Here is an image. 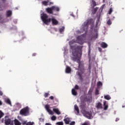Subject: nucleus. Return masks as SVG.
<instances>
[{
	"mask_svg": "<svg viewBox=\"0 0 125 125\" xmlns=\"http://www.w3.org/2000/svg\"><path fill=\"white\" fill-rule=\"evenodd\" d=\"M84 38L83 35L78 36L76 38V41L75 40H72L69 42V44H73L74 42H77V43H79V44L83 45L84 42H83Z\"/></svg>",
	"mask_w": 125,
	"mask_h": 125,
	"instance_id": "f257e3e1",
	"label": "nucleus"
},
{
	"mask_svg": "<svg viewBox=\"0 0 125 125\" xmlns=\"http://www.w3.org/2000/svg\"><path fill=\"white\" fill-rule=\"evenodd\" d=\"M91 20H92V19H89L86 22H84L82 25V30H77L76 31L77 34H82V33H83L85 30H87V28H88V24H90Z\"/></svg>",
	"mask_w": 125,
	"mask_h": 125,
	"instance_id": "f03ea898",
	"label": "nucleus"
},
{
	"mask_svg": "<svg viewBox=\"0 0 125 125\" xmlns=\"http://www.w3.org/2000/svg\"><path fill=\"white\" fill-rule=\"evenodd\" d=\"M41 15L42 21L46 25H48V23H50V22H51V18L47 19L48 18V16L47 15V14L42 13V14H41Z\"/></svg>",
	"mask_w": 125,
	"mask_h": 125,
	"instance_id": "7ed1b4c3",
	"label": "nucleus"
},
{
	"mask_svg": "<svg viewBox=\"0 0 125 125\" xmlns=\"http://www.w3.org/2000/svg\"><path fill=\"white\" fill-rule=\"evenodd\" d=\"M20 115H21V116H24V117L29 116V115H30V108H29V106H26L22 108L20 111Z\"/></svg>",
	"mask_w": 125,
	"mask_h": 125,
	"instance_id": "20e7f679",
	"label": "nucleus"
},
{
	"mask_svg": "<svg viewBox=\"0 0 125 125\" xmlns=\"http://www.w3.org/2000/svg\"><path fill=\"white\" fill-rule=\"evenodd\" d=\"M4 119V124L5 125H14L13 120H12L8 116H5Z\"/></svg>",
	"mask_w": 125,
	"mask_h": 125,
	"instance_id": "39448f33",
	"label": "nucleus"
},
{
	"mask_svg": "<svg viewBox=\"0 0 125 125\" xmlns=\"http://www.w3.org/2000/svg\"><path fill=\"white\" fill-rule=\"evenodd\" d=\"M78 70L80 71L82 74L84 73V65L83 64V62H81V61L78 62Z\"/></svg>",
	"mask_w": 125,
	"mask_h": 125,
	"instance_id": "423d86ee",
	"label": "nucleus"
},
{
	"mask_svg": "<svg viewBox=\"0 0 125 125\" xmlns=\"http://www.w3.org/2000/svg\"><path fill=\"white\" fill-rule=\"evenodd\" d=\"M82 114H83V116L87 119H91V117L92 116V114L91 113V112L86 111L85 110H82Z\"/></svg>",
	"mask_w": 125,
	"mask_h": 125,
	"instance_id": "0eeeda50",
	"label": "nucleus"
},
{
	"mask_svg": "<svg viewBox=\"0 0 125 125\" xmlns=\"http://www.w3.org/2000/svg\"><path fill=\"white\" fill-rule=\"evenodd\" d=\"M45 10L46 11V12L48 14H52V15H57V14L53 12V9L52 8V6L51 7H48L46 8L45 9Z\"/></svg>",
	"mask_w": 125,
	"mask_h": 125,
	"instance_id": "6e6552de",
	"label": "nucleus"
},
{
	"mask_svg": "<svg viewBox=\"0 0 125 125\" xmlns=\"http://www.w3.org/2000/svg\"><path fill=\"white\" fill-rule=\"evenodd\" d=\"M44 107L45 109H46L47 112H48V113H49L50 115H53V112L52 111V110H51V109H50V106L49 104H46Z\"/></svg>",
	"mask_w": 125,
	"mask_h": 125,
	"instance_id": "1a4fd4ad",
	"label": "nucleus"
},
{
	"mask_svg": "<svg viewBox=\"0 0 125 125\" xmlns=\"http://www.w3.org/2000/svg\"><path fill=\"white\" fill-rule=\"evenodd\" d=\"M97 38H98V33H97V31H96L92 33L91 36V40H96Z\"/></svg>",
	"mask_w": 125,
	"mask_h": 125,
	"instance_id": "9d476101",
	"label": "nucleus"
},
{
	"mask_svg": "<svg viewBox=\"0 0 125 125\" xmlns=\"http://www.w3.org/2000/svg\"><path fill=\"white\" fill-rule=\"evenodd\" d=\"M51 21H52V24L53 25H58V21H57L56 19H55V18H52V19H51Z\"/></svg>",
	"mask_w": 125,
	"mask_h": 125,
	"instance_id": "9b49d317",
	"label": "nucleus"
},
{
	"mask_svg": "<svg viewBox=\"0 0 125 125\" xmlns=\"http://www.w3.org/2000/svg\"><path fill=\"white\" fill-rule=\"evenodd\" d=\"M52 7L53 8V11L54 13L55 12V11L56 12H59V11H60V8L59 7H57L56 6H52Z\"/></svg>",
	"mask_w": 125,
	"mask_h": 125,
	"instance_id": "f8f14e48",
	"label": "nucleus"
},
{
	"mask_svg": "<svg viewBox=\"0 0 125 125\" xmlns=\"http://www.w3.org/2000/svg\"><path fill=\"white\" fill-rule=\"evenodd\" d=\"M63 121L64 122L65 125H69V124H70V123L71 122V121L70 120V118L69 117H65Z\"/></svg>",
	"mask_w": 125,
	"mask_h": 125,
	"instance_id": "ddd939ff",
	"label": "nucleus"
},
{
	"mask_svg": "<svg viewBox=\"0 0 125 125\" xmlns=\"http://www.w3.org/2000/svg\"><path fill=\"white\" fill-rule=\"evenodd\" d=\"M72 72V69L70 66H67L65 69V73L66 74H70Z\"/></svg>",
	"mask_w": 125,
	"mask_h": 125,
	"instance_id": "4468645a",
	"label": "nucleus"
},
{
	"mask_svg": "<svg viewBox=\"0 0 125 125\" xmlns=\"http://www.w3.org/2000/svg\"><path fill=\"white\" fill-rule=\"evenodd\" d=\"M101 46L102 48H107L108 47V44L105 42H102L101 44Z\"/></svg>",
	"mask_w": 125,
	"mask_h": 125,
	"instance_id": "2eb2a0df",
	"label": "nucleus"
},
{
	"mask_svg": "<svg viewBox=\"0 0 125 125\" xmlns=\"http://www.w3.org/2000/svg\"><path fill=\"white\" fill-rule=\"evenodd\" d=\"M72 60L75 62H77V63L81 61V59L79 58V57H72Z\"/></svg>",
	"mask_w": 125,
	"mask_h": 125,
	"instance_id": "dca6fc26",
	"label": "nucleus"
},
{
	"mask_svg": "<svg viewBox=\"0 0 125 125\" xmlns=\"http://www.w3.org/2000/svg\"><path fill=\"white\" fill-rule=\"evenodd\" d=\"M53 111L57 115H61V112L59 111V109L58 108H53Z\"/></svg>",
	"mask_w": 125,
	"mask_h": 125,
	"instance_id": "f3484780",
	"label": "nucleus"
},
{
	"mask_svg": "<svg viewBox=\"0 0 125 125\" xmlns=\"http://www.w3.org/2000/svg\"><path fill=\"white\" fill-rule=\"evenodd\" d=\"M13 122L14 123L15 125H21V122L19 121L17 119H15L14 120H13Z\"/></svg>",
	"mask_w": 125,
	"mask_h": 125,
	"instance_id": "a211bd4d",
	"label": "nucleus"
},
{
	"mask_svg": "<svg viewBox=\"0 0 125 125\" xmlns=\"http://www.w3.org/2000/svg\"><path fill=\"white\" fill-rule=\"evenodd\" d=\"M96 108H97V109H102L103 108L102 106V104L100 102L96 104Z\"/></svg>",
	"mask_w": 125,
	"mask_h": 125,
	"instance_id": "6ab92c4d",
	"label": "nucleus"
},
{
	"mask_svg": "<svg viewBox=\"0 0 125 125\" xmlns=\"http://www.w3.org/2000/svg\"><path fill=\"white\" fill-rule=\"evenodd\" d=\"M104 110H108V104H107V101L104 102Z\"/></svg>",
	"mask_w": 125,
	"mask_h": 125,
	"instance_id": "aec40b11",
	"label": "nucleus"
},
{
	"mask_svg": "<svg viewBox=\"0 0 125 125\" xmlns=\"http://www.w3.org/2000/svg\"><path fill=\"white\" fill-rule=\"evenodd\" d=\"M71 92L72 95H74V96L78 95V92H77V91H76L75 89H72L71 90Z\"/></svg>",
	"mask_w": 125,
	"mask_h": 125,
	"instance_id": "412c9836",
	"label": "nucleus"
},
{
	"mask_svg": "<svg viewBox=\"0 0 125 125\" xmlns=\"http://www.w3.org/2000/svg\"><path fill=\"white\" fill-rule=\"evenodd\" d=\"M6 15H7V17H10V16H11V15H12V11H11V10L7 11Z\"/></svg>",
	"mask_w": 125,
	"mask_h": 125,
	"instance_id": "4be33fe9",
	"label": "nucleus"
},
{
	"mask_svg": "<svg viewBox=\"0 0 125 125\" xmlns=\"http://www.w3.org/2000/svg\"><path fill=\"white\" fill-rule=\"evenodd\" d=\"M74 109L75 110L77 111L78 114H80V109H79V106H78V105L75 104L74 105Z\"/></svg>",
	"mask_w": 125,
	"mask_h": 125,
	"instance_id": "5701e85b",
	"label": "nucleus"
},
{
	"mask_svg": "<svg viewBox=\"0 0 125 125\" xmlns=\"http://www.w3.org/2000/svg\"><path fill=\"white\" fill-rule=\"evenodd\" d=\"M103 85V84L101 82H98L97 83V88H101V86H102Z\"/></svg>",
	"mask_w": 125,
	"mask_h": 125,
	"instance_id": "b1692460",
	"label": "nucleus"
},
{
	"mask_svg": "<svg viewBox=\"0 0 125 125\" xmlns=\"http://www.w3.org/2000/svg\"><path fill=\"white\" fill-rule=\"evenodd\" d=\"M72 55L74 57H79V53L77 51L72 53Z\"/></svg>",
	"mask_w": 125,
	"mask_h": 125,
	"instance_id": "393cba45",
	"label": "nucleus"
},
{
	"mask_svg": "<svg viewBox=\"0 0 125 125\" xmlns=\"http://www.w3.org/2000/svg\"><path fill=\"white\" fill-rule=\"evenodd\" d=\"M49 2V0H47V1H43L42 2V3L43 5H45V6H47V4Z\"/></svg>",
	"mask_w": 125,
	"mask_h": 125,
	"instance_id": "a878e982",
	"label": "nucleus"
},
{
	"mask_svg": "<svg viewBox=\"0 0 125 125\" xmlns=\"http://www.w3.org/2000/svg\"><path fill=\"white\" fill-rule=\"evenodd\" d=\"M104 99H106V100H110L111 99V97L109 95H106L104 96Z\"/></svg>",
	"mask_w": 125,
	"mask_h": 125,
	"instance_id": "bb28decb",
	"label": "nucleus"
},
{
	"mask_svg": "<svg viewBox=\"0 0 125 125\" xmlns=\"http://www.w3.org/2000/svg\"><path fill=\"white\" fill-rule=\"evenodd\" d=\"M78 75L79 76L80 78V81H83V74L81 73V72H78Z\"/></svg>",
	"mask_w": 125,
	"mask_h": 125,
	"instance_id": "cd10ccee",
	"label": "nucleus"
},
{
	"mask_svg": "<svg viewBox=\"0 0 125 125\" xmlns=\"http://www.w3.org/2000/svg\"><path fill=\"white\" fill-rule=\"evenodd\" d=\"M96 11H97V8H93L92 10V14H95L96 13Z\"/></svg>",
	"mask_w": 125,
	"mask_h": 125,
	"instance_id": "c85d7f7f",
	"label": "nucleus"
},
{
	"mask_svg": "<svg viewBox=\"0 0 125 125\" xmlns=\"http://www.w3.org/2000/svg\"><path fill=\"white\" fill-rule=\"evenodd\" d=\"M5 102L7 103V104H9V105H11V101H10V100L9 99H7L5 100Z\"/></svg>",
	"mask_w": 125,
	"mask_h": 125,
	"instance_id": "c756f323",
	"label": "nucleus"
},
{
	"mask_svg": "<svg viewBox=\"0 0 125 125\" xmlns=\"http://www.w3.org/2000/svg\"><path fill=\"white\" fill-rule=\"evenodd\" d=\"M92 4H93V6L92 7V8H94V7L96 6V2L93 0Z\"/></svg>",
	"mask_w": 125,
	"mask_h": 125,
	"instance_id": "7c9ffc66",
	"label": "nucleus"
},
{
	"mask_svg": "<svg viewBox=\"0 0 125 125\" xmlns=\"http://www.w3.org/2000/svg\"><path fill=\"white\" fill-rule=\"evenodd\" d=\"M3 116H4V113L1 110H0V119H1Z\"/></svg>",
	"mask_w": 125,
	"mask_h": 125,
	"instance_id": "2f4dec72",
	"label": "nucleus"
},
{
	"mask_svg": "<svg viewBox=\"0 0 125 125\" xmlns=\"http://www.w3.org/2000/svg\"><path fill=\"white\" fill-rule=\"evenodd\" d=\"M64 30H65V27L62 26V28H60L59 31L61 33H62V32H64Z\"/></svg>",
	"mask_w": 125,
	"mask_h": 125,
	"instance_id": "473e14b6",
	"label": "nucleus"
},
{
	"mask_svg": "<svg viewBox=\"0 0 125 125\" xmlns=\"http://www.w3.org/2000/svg\"><path fill=\"white\" fill-rule=\"evenodd\" d=\"M80 108L82 109V111L83 110H85V105L84 104H82L80 105Z\"/></svg>",
	"mask_w": 125,
	"mask_h": 125,
	"instance_id": "72a5a7b5",
	"label": "nucleus"
},
{
	"mask_svg": "<svg viewBox=\"0 0 125 125\" xmlns=\"http://www.w3.org/2000/svg\"><path fill=\"white\" fill-rule=\"evenodd\" d=\"M57 117H56L55 115L51 117V119L52 121H56Z\"/></svg>",
	"mask_w": 125,
	"mask_h": 125,
	"instance_id": "f704fd0d",
	"label": "nucleus"
},
{
	"mask_svg": "<svg viewBox=\"0 0 125 125\" xmlns=\"http://www.w3.org/2000/svg\"><path fill=\"white\" fill-rule=\"evenodd\" d=\"M76 49L79 50H82L83 49V46H77Z\"/></svg>",
	"mask_w": 125,
	"mask_h": 125,
	"instance_id": "c9c22d12",
	"label": "nucleus"
},
{
	"mask_svg": "<svg viewBox=\"0 0 125 125\" xmlns=\"http://www.w3.org/2000/svg\"><path fill=\"white\" fill-rule=\"evenodd\" d=\"M99 94V90H98V88H96L95 90V95H98Z\"/></svg>",
	"mask_w": 125,
	"mask_h": 125,
	"instance_id": "e433bc0d",
	"label": "nucleus"
},
{
	"mask_svg": "<svg viewBox=\"0 0 125 125\" xmlns=\"http://www.w3.org/2000/svg\"><path fill=\"white\" fill-rule=\"evenodd\" d=\"M56 125H64V123L63 122H59L56 123Z\"/></svg>",
	"mask_w": 125,
	"mask_h": 125,
	"instance_id": "4c0bfd02",
	"label": "nucleus"
},
{
	"mask_svg": "<svg viewBox=\"0 0 125 125\" xmlns=\"http://www.w3.org/2000/svg\"><path fill=\"white\" fill-rule=\"evenodd\" d=\"M112 12H113V8L111 7L109 9L108 14H112Z\"/></svg>",
	"mask_w": 125,
	"mask_h": 125,
	"instance_id": "58836bf2",
	"label": "nucleus"
},
{
	"mask_svg": "<svg viewBox=\"0 0 125 125\" xmlns=\"http://www.w3.org/2000/svg\"><path fill=\"white\" fill-rule=\"evenodd\" d=\"M106 23L107 24V25H109L110 26V25H111V24H112V21H111V20L109 19L107 21Z\"/></svg>",
	"mask_w": 125,
	"mask_h": 125,
	"instance_id": "ea45409f",
	"label": "nucleus"
},
{
	"mask_svg": "<svg viewBox=\"0 0 125 125\" xmlns=\"http://www.w3.org/2000/svg\"><path fill=\"white\" fill-rule=\"evenodd\" d=\"M49 93H45L44 94V97L45 98H46V97H48V96H49Z\"/></svg>",
	"mask_w": 125,
	"mask_h": 125,
	"instance_id": "a19ab883",
	"label": "nucleus"
},
{
	"mask_svg": "<svg viewBox=\"0 0 125 125\" xmlns=\"http://www.w3.org/2000/svg\"><path fill=\"white\" fill-rule=\"evenodd\" d=\"M74 89H80V87H79V85H75V86H74V88H73Z\"/></svg>",
	"mask_w": 125,
	"mask_h": 125,
	"instance_id": "79ce46f5",
	"label": "nucleus"
},
{
	"mask_svg": "<svg viewBox=\"0 0 125 125\" xmlns=\"http://www.w3.org/2000/svg\"><path fill=\"white\" fill-rule=\"evenodd\" d=\"M34 125V122H29L27 123L26 124V125Z\"/></svg>",
	"mask_w": 125,
	"mask_h": 125,
	"instance_id": "37998d69",
	"label": "nucleus"
},
{
	"mask_svg": "<svg viewBox=\"0 0 125 125\" xmlns=\"http://www.w3.org/2000/svg\"><path fill=\"white\" fill-rule=\"evenodd\" d=\"M49 99H50L51 100H53V99H54V97H53V96H51L49 97Z\"/></svg>",
	"mask_w": 125,
	"mask_h": 125,
	"instance_id": "c03bdc74",
	"label": "nucleus"
},
{
	"mask_svg": "<svg viewBox=\"0 0 125 125\" xmlns=\"http://www.w3.org/2000/svg\"><path fill=\"white\" fill-rule=\"evenodd\" d=\"M98 50H99V51H100V52H101V51H102V49L101 48H100V47H99Z\"/></svg>",
	"mask_w": 125,
	"mask_h": 125,
	"instance_id": "a18cd8bd",
	"label": "nucleus"
},
{
	"mask_svg": "<svg viewBox=\"0 0 125 125\" xmlns=\"http://www.w3.org/2000/svg\"><path fill=\"white\" fill-rule=\"evenodd\" d=\"M82 125H88V123L85 122V123H83V124H82Z\"/></svg>",
	"mask_w": 125,
	"mask_h": 125,
	"instance_id": "49530a36",
	"label": "nucleus"
},
{
	"mask_svg": "<svg viewBox=\"0 0 125 125\" xmlns=\"http://www.w3.org/2000/svg\"><path fill=\"white\" fill-rule=\"evenodd\" d=\"M22 125H26L27 122L26 121H23L22 123Z\"/></svg>",
	"mask_w": 125,
	"mask_h": 125,
	"instance_id": "de8ad7c7",
	"label": "nucleus"
},
{
	"mask_svg": "<svg viewBox=\"0 0 125 125\" xmlns=\"http://www.w3.org/2000/svg\"><path fill=\"white\" fill-rule=\"evenodd\" d=\"M3 10V9H2V7H1V6L0 5V11H2Z\"/></svg>",
	"mask_w": 125,
	"mask_h": 125,
	"instance_id": "09e8293b",
	"label": "nucleus"
},
{
	"mask_svg": "<svg viewBox=\"0 0 125 125\" xmlns=\"http://www.w3.org/2000/svg\"><path fill=\"white\" fill-rule=\"evenodd\" d=\"M3 93H2V92H1V91H0V96H2V95H3Z\"/></svg>",
	"mask_w": 125,
	"mask_h": 125,
	"instance_id": "8fccbe9b",
	"label": "nucleus"
},
{
	"mask_svg": "<svg viewBox=\"0 0 125 125\" xmlns=\"http://www.w3.org/2000/svg\"><path fill=\"white\" fill-rule=\"evenodd\" d=\"M54 101H56V102L58 103V100L57 99H55L54 100Z\"/></svg>",
	"mask_w": 125,
	"mask_h": 125,
	"instance_id": "3c124183",
	"label": "nucleus"
},
{
	"mask_svg": "<svg viewBox=\"0 0 125 125\" xmlns=\"http://www.w3.org/2000/svg\"><path fill=\"white\" fill-rule=\"evenodd\" d=\"M45 125H52L50 123H45Z\"/></svg>",
	"mask_w": 125,
	"mask_h": 125,
	"instance_id": "603ef678",
	"label": "nucleus"
},
{
	"mask_svg": "<svg viewBox=\"0 0 125 125\" xmlns=\"http://www.w3.org/2000/svg\"><path fill=\"white\" fill-rule=\"evenodd\" d=\"M51 4H53V2H50L49 5H51Z\"/></svg>",
	"mask_w": 125,
	"mask_h": 125,
	"instance_id": "864d4df0",
	"label": "nucleus"
},
{
	"mask_svg": "<svg viewBox=\"0 0 125 125\" xmlns=\"http://www.w3.org/2000/svg\"><path fill=\"white\" fill-rule=\"evenodd\" d=\"M1 19H2V16L0 14V20H1Z\"/></svg>",
	"mask_w": 125,
	"mask_h": 125,
	"instance_id": "5fc2aeb1",
	"label": "nucleus"
},
{
	"mask_svg": "<svg viewBox=\"0 0 125 125\" xmlns=\"http://www.w3.org/2000/svg\"><path fill=\"white\" fill-rule=\"evenodd\" d=\"M2 105V102L1 101H0V106H1Z\"/></svg>",
	"mask_w": 125,
	"mask_h": 125,
	"instance_id": "6e6d98bb",
	"label": "nucleus"
},
{
	"mask_svg": "<svg viewBox=\"0 0 125 125\" xmlns=\"http://www.w3.org/2000/svg\"><path fill=\"white\" fill-rule=\"evenodd\" d=\"M36 55H37V54L33 53V55H32V56H36Z\"/></svg>",
	"mask_w": 125,
	"mask_h": 125,
	"instance_id": "4d7b16f0",
	"label": "nucleus"
},
{
	"mask_svg": "<svg viewBox=\"0 0 125 125\" xmlns=\"http://www.w3.org/2000/svg\"><path fill=\"white\" fill-rule=\"evenodd\" d=\"M88 55H90V50L88 51Z\"/></svg>",
	"mask_w": 125,
	"mask_h": 125,
	"instance_id": "13d9d810",
	"label": "nucleus"
},
{
	"mask_svg": "<svg viewBox=\"0 0 125 125\" xmlns=\"http://www.w3.org/2000/svg\"><path fill=\"white\" fill-rule=\"evenodd\" d=\"M3 58V57H1V59L2 60Z\"/></svg>",
	"mask_w": 125,
	"mask_h": 125,
	"instance_id": "bf43d9fd",
	"label": "nucleus"
},
{
	"mask_svg": "<svg viewBox=\"0 0 125 125\" xmlns=\"http://www.w3.org/2000/svg\"><path fill=\"white\" fill-rule=\"evenodd\" d=\"M2 0V1H4L5 0Z\"/></svg>",
	"mask_w": 125,
	"mask_h": 125,
	"instance_id": "052dcab7",
	"label": "nucleus"
},
{
	"mask_svg": "<svg viewBox=\"0 0 125 125\" xmlns=\"http://www.w3.org/2000/svg\"><path fill=\"white\" fill-rule=\"evenodd\" d=\"M118 119H117V120H116V122H117V121H118Z\"/></svg>",
	"mask_w": 125,
	"mask_h": 125,
	"instance_id": "680f3d73",
	"label": "nucleus"
},
{
	"mask_svg": "<svg viewBox=\"0 0 125 125\" xmlns=\"http://www.w3.org/2000/svg\"><path fill=\"white\" fill-rule=\"evenodd\" d=\"M54 104H55H55H57V103H55Z\"/></svg>",
	"mask_w": 125,
	"mask_h": 125,
	"instance_id": "e2e57ef3",
	"label": "nucleus"
}]
</instances>
